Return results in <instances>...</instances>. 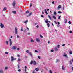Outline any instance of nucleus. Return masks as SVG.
<instances>
[{"mask_svg":"<svg viewBox=\"0 0 73 73\" xmlns=\"http://www.w3.org/2000/svg\"><path fill=\"white\" fill-rule=\"evenodd\" d=\"M15 32L16 35H17V33H18V31L17 30V28L16 27L15 28Z\"/></svg>","mask_w":73,"mask_h":73,"instance_id":"1","label":"nucleus"},{"mask_svg":"<svg viewBox=\"0 0 73 73\" xmlns=\"http://www.w3.org/2000/svg\"><path fill=\"white\" fill-rule=\"evenodd\" d=\"M36 41L38 43H40V39L38 38H36Z\"/></svg>","mask_w":73,"mask_h":73,"instance_id":"2","label":"nucleus"},{"mask_svg":"<svg viewBox=\"0 0 73 73\" xmlns=\"http://www.w3.org/2000/svg\"><path fill=\"white\" fill-rule=\"evenodd\" d=\"M0 26L1 27V28H5V27H4V24L2 23H1Z\"/></svg>","mask_w":73,"mask_h":73,"instance_id":"3","label":"nucleus"},{"mask_svg":"<svg viewBox=\"0 0 73 73\" xmlns=\"http://www.w3.org/2000/svg\"><path fill=\"white\" fill-rule=\"evenodd\" d=\"M11 49L12 50H16L17 49V47L16 46H13Z\"/></svg>","mask_w":73,"mask_h":73,"instance_id":"4","label":"nucleus"},{"mask_svg":"<svg viewBox=\"0 0 73 73\" xmlns=\"http://www.w3.org/2000/svg\"><path fill=\"white\" fill-rule=\"evenodd\" d=\"M16 5V1H14L12 5L13 7H15V5Z\"/></svg>","mask_w":73,"mask_h":73,"instance_id":"5","label":"nucleus"},{"mask_svg":"<svg viewBox=\"0 0 73 73\" xmlns=\"http://www.w3.org/2000/svg\"><path fill=\"white\" fill-rule=\"evenodd\" d=\"M9 40L10 42V45L11 46L12 45V40L10 38L9 39Z\"/></svg>","mask_w":73,"mask_h":73,"instance_id":"6","label":"nucleus"},{"mask_svg":"<svg viewBox=\"0 0 73 73\" xmlns=\"http://www.w3.org/2000/svg\"><path fill=\"white\" fill-rule=\"evenodd\" d=\"M11 61H13V60H14V58L13 57V56H11Z\"/></svg>","mask_w":73,"mask_h":73,"instance_id":"7","label":"nucleus"},{"mask_svg":"<svg viewBox=\"0 0 73 73\" xmlns=\"http://www.w3.org/2000/svg\"><path fill=\"white\" fill-rule=\"evenodd\" d=\"M57 23L58 24V25H57V27H60V22H58Z\"/></svg>","mask_w":73,"mask_h":73,"instance_id":"8","label":"nucleus"},{"mask_svg":"<svg viewBox=\"0 0 73 73\" xmlns=\"http://www.w3.org/2000/svg\"><path fill=\"white\" fill-rule=\"evenodd\" d=\"M64 57H66V58H68V56H67V54H64L63 55Z\"/></svg>","mask_w":73,"mask_h":73,"instance_id":"9","label":"nucleus"},{"mask_svg":"<svg viewBox=\"0 0 73 73\" xmlns=\"http://www.w3.org/2000/svg\"><path fill=\"white\" fill-rule=\"evenodd\" d=\"M62 70H65V67H64V66H62Z\"/></svg>","mask_w":73,"mask_h":73,"instance_id":"10","label":"nucleus"},{"mask_svg":"<svg viewBox=\"0 0 73 73\" xmlns=\"http://www.w3.org/2000/svg\"><path fill=\"white\" fill-rule=\"evenodd\" d=\"M37 63H36V62L35 61H34L33 62V64L34 65H36V64Z\"/></svg>","mask_w":73,"mask_h":73,"instance_id":"11","label":"nucleus"},{"mask_svg":"<svg viewBox=\"0 0 73 73\" xmlns=\"http://www.w3.org/2000/svg\"><path fill=\"white\" fill-rule=\"evenodd\" d=\"M56 63H58L59 62V60L58 59H56Z\"/></svg>","mask_w":73,"mask_h":73,"instance_id":"12","label":"nucleus"},{"mask_svg":"<svg viewBox=\"0 0 73 73\" xmlns=\"http://www.w3.org/2000/svg\"><path fill=\"white\" fill-rule=\"evenodd\" d=\"M31 15H32V13H30L29 15H27V17H29V16H31Z\"/></svg>","mask_w":73,"mask_h":73,"instance_id":"13","label":"nucleus"},{"mask_svg":"<svg viewBox=\"0 0 73 73\" xmlns=\"http://www.w3.org/2000/svg\"><path fill=\"white\" fill-rule=\"evenodd\" d=\"M26 53H29V54H30L31 53V52H29V50H27L26 51Z\"/></svg>","mask_w":73,"mask_h":73,"instance_id":"14","label":"nucleus"},{"mask_svg":"<svg viewBox=\"0 0 73 73\" xmlns=\"http://www.w3.org/2000/svg\"><path fill=\"white\" fill-rule=\"evenodd\" d=\"M35 70L36 71H38L39 70V68H36Z\"/></svg>","mask_w":73,"mask_h":73,"instance_id":"15","label":"nucleus"},{"mask_svg":"<svg viewBox=\"0 0 73 73\" xmlns=\"http://www.w3.org/2000/svg\"><path fill=\"white\" fill-rule=\"evenodd\" d=\"M30 41L31 42H34V40L33 39H31V40Z\"/></svg>","mask_w":73,"mask_h":73,"instance_id":"16","label":"nucleus"},{"mask_svg":"<svg viewBox=\"0 0 73 73\" xmlns=\"http://www.w3.org/2000/svg\"><path fill=\"white\" fill-rule=\"evenodd\" d=\"M12 12L14 14H16V12L15 11H13Z\"/></svg>","mask_w":73,"mask_h":73,"instance_id":"17","label":"nucleus"},{"mask_svg":"<svg viewBox=\"0 0 73 73\" xmlns=\"http://www.w3.org/2000/svg\"><path fill=\"white\" fill-rule=\"evenodd\" d=\"M7 9V7H4V8L3 9V11H5V10H6Z\"/></svg>","mask_w":73,"mask_h":73,"instance_id":"18","label":"nucleus"},{"mask_svg":"<svg viewBox=\"0 0 73 73\" xmlns=\"http://www.w3.org/2000/svg\"><path fill=\"white\" fill-rule=\"evenodd\" d=\"M48 17L49 19H50V20H52V18H51V17H50V15H48Z\"/></svg>","mask_w":73,"mask_h":73,"instance_id":"19","label":"nucleus"},{"mask_svg":"<svg viewBox=\"0 0 73 73\" xmlns=\"http://www.w3.org/2000/svg\"><path fill=\"white\" fill-rule=\"evenodd\" d=\"M52 17L53 18V19H54L55 20H56V17H55V16H52Z\"/></svg>","mask_w":73,"mask_h":73,"instance_id":"20","label":"nucleus"},{"mask_svg":"<svg viewBox=\"0 0 73 73\" xmlns=\"http://www.w3.org/2000/svg\"><path fill=\"white\" fill-rule=\"evenodd\" d=\"M25 72H27V66H25Z\"/></svg>","mask_w":73,"mask_h":73,"instance_id":"21","label":"nucleus"},{"mask_svg":"<svg viewBox=\"0 0 73 73\" xmlns=\"http://www.w3.org/2000/svg\"><path fill=\"white\" fill-rule=\"evenodd\" d=\"M64 23H67V20L66 19L64 20Z\"/></svg>","mask_w":73,"mask_h":73,"instance_id":"22","label":"nucleus"},{"mask_svg":"<svg viewBox=\"0 0 73 73\" xmlns=\"http://www.w3.org/2000/svg\"><path fill=\"white\" fill-rule=\"evenodd\" d=\"M27 22H28V20H27L25 21L24 22V23L26 24Z\"/></svg>","mask_w":73,"mask_h":73,"instance_id":"23","label":"nucleus"},{"mask_svg":"<svg viewBox=\"0 0 73 73\" xmlns=\"http://www.w3.org/2000/svg\"><path fill=\"white\" fill-rule=\"evenodd\" d=\"M0 73H3V71L2 70H0Z\"/></svg>","mask_w":73,"mask_h":73,"instance_id":"24","label":"nucleus"},{"mask_svg":"<svg viewBox=\"0 0 73 73\" xmlns=\"http://www.w3.org/2000/svg\"><path fill=\"white\" fill-rule=\"evenodd\" d=\"M69 53L70 54H72L73 52L72 51H70L69 52Z\"/></svg>","mask_w":73,"mask_h":73,"instance_id":"25","label":"nucleus"},{"mask_svg":"<svg viewBox=\"0 0 73 73\" xmlns=\"http://www.w3.org/2000/svg\"><path fill=\"white\" fill-rule=\"evenodd\" d=\"M55 51H57V50H58V49H57V47H55Z\"/></svg>","mask_w":73,"mask_h":73,"instance_id":"26","label":"nucleus"},{"mask_svg":"<svg viewBox=\"0 0 73 73\" xmlns=\"http://www.w3.org/2000/svg\"><path fill=\"white\" fill-rule=\"evenodd\" d=\"M29 54L31 56V57L33 58V55H32V54H31V53L30 54Z\"/></svg>","mask_w":73,"mask_h":73,"instance_id":"27","label":"nucleus"},{"mask_svg":"<svg viewBox=\"0 0 73 73\" xmlns=\"http://www.w3.org/2000/svg\"><path fill=\"white\" fill-rule=\"evenodd\" d=\"M61 8V5H59L58 6V8L60 9Z\"/></svg>","mask_w":73,"mask_h":73,"instance_id":"28","label":"nucleus"},{"mask_svg":"<svg viewBox=\"0 0 73 73\" xmlns=\"http://www.w3.org/2000/svg\"><path fill=\"white\" fill-rule=\"evenodd\" d=\"M30 65H32V64H33V61L32 60L30 62Z\"/></svg>","mask_w":73,"mask_h":73,"instance_id":"29","label":"nucleus"},{"mask_svg":"<svg viewBox=\"0 0 73 73\" xmlns=\"http://www.w3.org/2000/svg\"><path fill=\"white\" fill-rule=\"evenodd\" d=\"M54 15H57V12L56 11H54Z\"/></svg>","mask_w":73,"mask_h":73,"instance_id":"30","label":"nucleus"},{"mask_svg":"<svg viewBox=\"0 0 73 73\" xmlns=\"http://www.w3.org/2000/svg\"><path fill=\"white\" fill-rule=\"evenodd\" d=\"M47 26H48V27H50V25L49 24V23H47Z\"/></svg>","mask_w":73,"mask_h":73,"instance_id":"31","label":"nucleus"},{"mask_svg":"<svg viewBox=\"0 0 73 73\" xmlns=\"http://www.w3.org/2000/svg\"><path fill=\"white\" fill-rule=\"evenodd\" d=\"M5 70H7V69H8V67H5Z\"/></svg>","mask_w":73,"mask_h":73,"instance_id":"32","label":"nucleus"},{"mask_svg":"<svg viewBox=\"0 0 73 73\" xmlns=\"http://www.w3.org/2000/svg\"><path fill=\"white\" fill-rule=\"evenodd\" d=\"M6 42L7 45H8V41H6Z\"/></svg>","mask_w":73,"mask_h":73,"instance_id":"33","label":"nucleus"},{"mask_svg":"<svg viewBox=\"0 0 73 73\" xmlns=\"http://www.w3.org/2000/svg\"><path fill=\"white\" fill-rule=\"evenodd\" d=\"M5 53L6 54H8L9 53L8 52H5Z\"/></svg>","mask_w":73,"mask_h":73,"instance_id":"34","label":"nucleus"},{"mask_svg":"<svg viewBox=\"0 0 73 73\" xmlns=\"http://www.w3.org/2000/svg\"><path fill=\"white\" fill-rule=\"evenodd\" d=\"M70 63V65H72V62L71 61V60H70L69 61Z\"/></svg>","mask_w":73,"mask_h":73,"instance_id":"35","label":"nucleus"},{"mask_svg":"<svg viewBox=\"0 0 73 73\" xmlns=\"http://www.w3.org/2000/svg\"><path fill=\"white\" fill-rule=\"evenodd\" d=\"M35 53H37V52H38V51H37V50H35Z\"/></svg>","mask_w":73,"mask_h":73,"instance_id":"36","label":"nucleus"},{"mask_svg":"<svg viewBox=\"0 0 73 73\" xmlns=\"http://www.w3.org/2000/svg\"><path fill=\"white\" fill-rule=\"evenodd\" d=\"M49 72L50 73H52V71H51V70H49Z\"/></svg>","mask_w":73,"mask_h":73,"instance_id":"37","label":"nucleus"},{"mask_svg":"<svg viewBox=\"0 0 73 73\" xmlns=\"http://www.w3.org/2000/svg\"><path fill=\"white\" fill-rule=\"evenodd\" d=\"M29 13V11L27 10L26 12L25 13Z\"/></svg>","mask_w":73,"mask_h":73,"instance_id":"38","label":"nucleus"},{"mask_svg":"<svg viewBox=\"0 0 73 73\" xmlns=\"http://www.w3.org/2000/svg\"><path fill=\"white\" fill-rule=\"evenodd\" d=\"M38 58H39V59H41V57H40V56H38Z\"/></svg>","mask_w":73,"mask_h":73,"instance_id":"39","label":"nucleus"},{"mask_svg":"<svg viewBox=\"0 0 73 73\" xmlns=\"http://www.w3.org/2000/svg\"><path fill=\"white\" fill-rule=\"evenodd\" d=\"M57 47L58 48H60V45H57Z\"/></svg>","mask_w":73,"mask_h":73,"instance_id":"40","label":"nucleus"},{"mask_svg":"<svg viewBox=\"0 0 73 73\" xmlns=\"http://www.w3.org/2000/svg\"><path fill=\"white\" fill-rule=\"evenodd\" d=\"M18 61H21V59L20 58H18Z\"/></svg>","mask_w":73,"mask_h":73,"instance_id":"41","label":"nucleus"},{"mask_svg":"<svg viewBox=\"0 0 73 73\" xmlns=\"http://www.w3.org/2000/svg\"><path fill=\"white\" fill-rule=\"evenodd\" d=\"M26 28L28 30V31H29V28L28 27H26Z\"/></svg>","mask_w":73,"mask_h":73,"instance_id":"42","label":"nucleus"},{"mask_svg":"<svg viewBox=\"0 0 73 73\" xmlns=\"http://www.w3.org/2000/svg\"><path fill=\"white\" fill-rule=\"evenodd\" d=\"M18 72H21V69H18Z\"/></svg>","mask_w":73,"mask_h":73,"instance_id":"43","label":"nucleus"},{"mask_svg":"<svg viewBox=\"0 0 73 73\" xmlns=\"http://www.w3.org/2000/svg\"><path fill=\"white\" fill-rule=\"evenodd\" d=\"M68 23L69 24H71V22L70 21H69L68 22Z\"/></svg>","mask_w":73,"mask_h":73,"instance_id":"44","label":"nucleus"},{"mask_svg":"<svg viewBox=\"0 0 73 73\" xmlns=\"http://www.w3.org/2000/svg\"><path fill=\"white\" fill-rule=\"evenodd\" d=\"M45 23H47V24L48 23V22L47 21H45Z\"/></svg>","mask_w":73,"mask_h":73,"instance_id":"45","label":"nucleus"},{"mask_svg":"<svg viewBox=\"0 0 73 73\" xmlns=\"http://www.w3.org/2000/svg\"><path fill=\"white\" fill-rule=\"evenodd\" d=\"M40 37H41V38H43V36H42L40 35Z\"/></svg>","mask_w":73,"mask_h":73,"instance_id":"46","label":"nucleus"},{"mask_svg":"<svg viewBox=\"0 0 73 73\" xmlns=\"http://www.w3.org/2000/svg\"><path fill=\"white\" fill-rule=\"evenodd\" d=\"M54 23H55L56 24H57V23L56 22V21H54Z\"/></svg>","mask_w":73,"mask_h":73,"instance_id":"47","label":"nucleus"},{"mask_svg":"<svg viewBox=\"0 0 73 73\" xmlns=\"http://www.w3.org/2000/svg\"><path fill=\"white\" fill-rule=\"evenodd\" d=\"M61 18V16H59V17H58V19H60V18Z\"/></svg>","mask_w":73,"mask_h":73,"instance_id":"48","label":"nucleus"},{"mask_svg":"<svg viewBox=\"0 0 73 73\" xmlns=\"http://www.w3.org/2000/svg\"><path fill=\"white\" fill-rule=\"evenodd\" d=\"M62 13V12H61L60 11H59L58 12V13Z\"/></svg>","mask_w":73,"mask_h":73,"instance_id":"49","label":"nucleus"},{"mask_svg":"<svg viewBox=\"0 0 73 73\" xmlns=\"http://www.w3.org/2000/svg\"><path fill=\"white\" fill-rule=\"evenodd\" d=\"M41 17H43V18L44 17V16H43V15H41Z\"/></svg>","mask_w":73,"mask_h":73,"instance_id":"50","label":"nucleus"},{"mask_svg":"<svg viewBox=\"0 0 73 73\" xmlns=\"http://www.w3.org/2000/svg\"><path fill=\"white\" fill-rule=\"evenodd\" d=\"M17 37L18 38H20V37H19V35H17Z\"/></svg>","mask_w":73,"mask_h":73,"instance_id":"51","label":"nucleus"},{"mask_svg":"<svg viewBox=\"0 0 73 73\" xmlns=\"http://www.w3.org/2000/svg\"><path fill=\"white\" fill-rule=\"evenodd\" d=\"M18 69H20V66H19V65H18Z\"/></svg>","mask_w":73,"mask_h":73,"instance_id":"52","label":"nucleus"},{"mask_svg":"<svg viewBox=\"0 0 73 73\" xmlns=\"http://www.w3.org/2000/svg\"><path fill=\"white\" fill-rule=\"evenodd\" d=\"M54 51V50H51V52H53Z\"/></svg>","mask_w":73,"mask_h":73,"instance_id":"53","label":"nucleus"},{"mask_svg":"<svg viewBox=\"0 0 73 73\" xmlns=\"http://www.w3.org/2000/svg\"><path fill=\"white\" fill-rule=\"evenodd\" d=\"M33 73H36V71H34L33 72Z\"/></svg>","mask_w":73,"mask_h":73,"instance_id":"54","label":"nucleus"},{"mask_svg":"<svg viewBox=\"0 0 73 73\" xmlns=\"http://www.w3.org/2000/svg\"><path fill=\"white\" fill-rule=\"evenodd\" d=\"M45 13H46V15H48V13H47V11H45Z\"/></svg>","mask_w":73,"mask_h":73,"instance_id":"55","label":"nucleus"},{"mask_svg":"<svg viewBox=\"0 0 73 73\" xmlns=\"http://www.w3.org/2000/svg\"><path fill=\"white\" fill-rule=\"evenodd\" d=\"M70 33H72V31H70Z\"/></svg>","mask_w":73,"mask_h":73,"instance_id":"56","label":"nucleus"},{"mask_svg":"<svg viewBox=\"0 0 73 73\" xmlns=\"http://www.w3.org/2000/svg\"><path fill=\"white\" fill-rule=\"evenodd\" d=\"M23 31V28H21V31Z\"/></svg>","mask_w":73,"mask_h":73,"instance_id":"57","label":"nucleus"},{"mask_svg":"<svg viewBox=\"0 0 73 73\" xmlns=\"http://www.w3.org/2000/svg\"><path fill=\"white\" fill-rule=\"evenodd\" d=\"M65 46V44H63L62 45V46Z\"/></svg>","mask_w":73,"mask_h":73,"instance_id":"58","label":"nucleus"},{"mask_svg":"<svg viewBox=\"0 0 73 73\" xmlns=\"http://www.w3.org/2000/svg\"><path fill=\"white\" fill-rule=\"evenodd\" d=\"M37 23H35V25H37Z\"/></svg>","mask_w":73,"mask_h":73,"instance_id":"59","label":"nucleus"},{"mask_svg":"<svg viewBox=\"0 0 73 73\" xmlns=\"http://www.w3.org/2000/svg\"><path fill=\"white\" fill-rule=\"evenodd\" d=\"M16 60V58H14V60Z\"/></svg>","mask_w":73,"mask_h":73,"instance_id":"60","label":"nucleus"},{"mask_svg":"<svg viewBox=\"0 0 73 73\" xmlns=\"http://www.w3.org/2000/svg\"><path fill=\"white\" fill-rule=\"evenodd\" d=\"M17 57H20V55H17Z\"/></svg>","mask_w":73,"mask_h":73,"instance_id":"61","label":"nucleus"},{"mask_svg":"<svg viewBox=\"0 0 73 73\" xmlns=\"http://www.w3.org/2000/svg\"><path fill=\"white\" fill-rule=\"evenodd\" d=\"M17 50H20V49H19V48H17Z\"/></svg>","mask_w":73,"mask_h":73,"instance_id":"62","label":"nucleus"},{"mask_svg":"<svg viewBox=\"0 0 73 73\" xmlns=\"http://www.w3.org/2000/svg\"><path fill=\"white\" fill-rule=\"evenodd\" d=\"M30 6L31 7H32V3L30 4Z\"/></svg>","mask_w":73,"mask_h":73,"instance_id":"63","label":"nucleus"},{"mask_svg":"<svg viewBox=\"0 0 73 73\" xmlns=\"http://www.w3.org/2000/svg\"><path fill=\"white\" fill-rule=\"evenodd\" d=\"M68 28L70 29V26H69Z\"/></svg>","mask_w":73,"mask_h":73,"instance_id":"64","label":"nucleus"}]
</instances>
